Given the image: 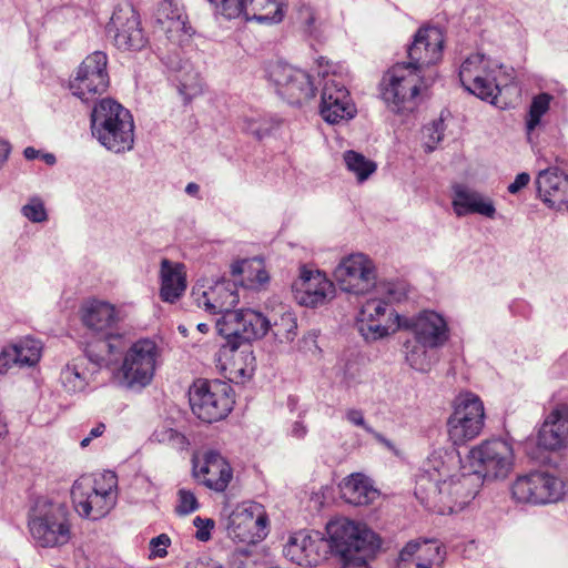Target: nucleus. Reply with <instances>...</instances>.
Wrapping results in <instances>:
<instances>
[{
    "label": "nucleus",
    "mask_w": 568,
    "mask_h": 568,
    "mask_svg": "<svg viewBox=\"0 0 568 568\" xmlns=\"http://www.w3.org/2000/svg\"><path fill=\"white\" fill-rule=\"evenodd\" d=\"M327 538L320 531L304 530L305 566L315 567L331 554L338 558L341 568H371L368 559L381 547V538L367 526L349 519L329 521Z\"/></svg>",
    "instance_id": "nucleus-1"
},
{
    "label": "nucleus",
    "mask_w": 568,
    "mask_h": 568,
    "mask_svg": "<svg viewBox=\"0 0 568 568\" xmlns=\"http://www.w3.org/2000/svg\"><path fill=\"white\" fill-rule=\"evenodd\" d=\"M458 78L468 93L491 104L497 103L500 88L484 54L473 53L467 57L459 68Z\"/></svg>",
    "instance_id": "nucleus-15"
},
{
    "label": "nucleus",
    "mask_w": 568,
    "mask_h": 568,
    "mask_svg": "<svg viewBox=\"0 0 568 568\" xmlns=\"http://www.w3.org/2000/svg\"><path fill=\"white\" fill-rule=\"evenodd\" d=\"M333 275L342 291L355 295H364L376 285L374 264L362 253L343 257Z\"/></svg>",
    "instance_id": "nucleus-18"
},
{
    "label": "nucleus",
    "mask_w": 568,
    "mask_h": 568,
    "mask_svg": "<svg viewBox=\"0 0 568 568\" xmlns=\"http://www.w3.org/2000/svg\"><path fill=\"white\" fill-rule=\"evenodd\" d=\"M452 190V206L456 216L478 214L487 219L495 217L496 207L490 197L460 183L454 184Z\"/></svg>",
    "instance_id": "nucleus-26"
},
{
    "label": "nucleus",
    "mask_w": 568,
    "mask_h": 568,
    "mask_svg": "<svg viewBox=\"0 0 568 568\" xmlns=\"http://www.w3.org/2000/svg\"><path fill=\"white\" fill-rule=\"evenodd\" d=\"M426 132L428 135L429 141L426 142V151L433 152L436 149V145L443 140L444 138V121L437 120L432 123L429 128H426Z\"/></svg>",
    "instance_id": "nucleus-54"
},
{
    "label": "nucleus",
    "mask_w": 568,
    "mask_h": 568,
    "mask_svg": "<svg viewBox=\"0 0 568 568\" xmlns=\"http://www.w3.org/2000/svg\"><path fill=\"white\" fill-rule=\"evenodd\" d=\"M537 445L545 450H559L568 446V405L557 407L542 423Z\"/></svg>",
    "instance_id": "nucleus-27"
},
{
    "label": "nucleus",
    "mask_w": 568,
    "mask_h": 568,
    "mask_svg": "<svg viewBox=\"0 0 568 568\" xmlns=\"http://www.w3.org/2000/svg\"><path fill=\"white\" fill-rule=\"evenodd\" d=\"M284 0H250L252 16L246 21H256L264 24H275L284 18Z\"/></svg>",
    "instance_id": "nucleus-36"
},
{
    "label": "nucleus",
    "mask_w": 568,
    "mask_h": 568,
    "mask_svg": "<svg viewBox=\"0 0 568 568\" xmlns=\"http://www.w3.org/2000/svg\"><path fill=\"white\" fill-rule=\"evenodd\" d=\"M140 16L130 8L128 11H114L109 23V32L114 29V45L122 51H139L148 42L142 28Z\"/></svg>",
    "instance_id": "nucleus-21"
},
{
    "label": "nucleus",
    "mask_w": 568,
    "mask_h": 568,
    "mask_svg": "<svg viewBox=\"0 0 568 568\" xmlns=\"http://www.w3.org/2000/svg\"><path fill=\"white\" fill-rule=\"evenodd\" d=\"M156 20L168 22V39L179 47L185 45L194 36L195 29L190 24L182 0H161L158 4Z\"/></svg>",
    "instance_id": "nucleus-24"
},
{
    "label": "nucleus",
    "mask_w": 568,
    "mask_h": 568,
    "mask_svg": "<svg viewBox=\"0 0 568 568\" xmlns=\"http://www.w3.org/2000/svg\"><path fill=\"white\" fill-rule=\"evenodd\" d=\"M271 320L262 312L251 308H241L229 312L216 321L217 333L224 337L220 353L235 352L243 344L263 338L270 333Z\"/></svg>",
    "instance_id": "nucleus-6"
},
{
    "label": "nucleus",
    "mask_w": 568,
    "mask_h": 568,
    "mask_svg": "<svg viewBox=\"0 0 568 568\" xmlns=\"http://www.w3.org/2000/svg\"><path fill=\"white\" fill-rule=\"evenodd\" d=\"M93 138H95L106 150L114 153H123L132 150L134 145L133 116H131V119L123 120L122 124L111 126L109 134L105 133V135H103V133H100Z\"/></svg>",
    "instance_id": "nucleus-34"
},
{
    "label": "nucleus",
    "mask_w": 568,
    "mask_h": 568,
    "mask_svg": "<svg viewBox=\"0 0 568 568\" xmlns=\"http://www.w3.org/2000/svg\"><path fill=\"white\" fill-rule=\"evenodd\" d=\"M159 356L160 348L153 339L140 338L134 343L129 341L118 361L105 367L111 368L121 361L119 368L121 385L128 388H142L151 383Z\"/></svg>",
    "instance_id": "nucleus-7"
},
{
    "label": "nucleus",
    "mask_w": 568,
    "mask_h": 568,
    "mask_svg": "<svg viewBox=\"0 0 568 568\" xmlns=\"http://www.w3.org/2000/svg\"><path fill=\"white\" fill-rule=\"evenodd\" d=\"M131 116V112L112 98L95 101L90 113L92 136L100 133L109 134L111 126L122 124L123 120Z\"/></svg>",
    "instance_id": "nucleus-28"
},
{
    "label": "nucleus",
    "mask_w": 568,
    "mask_h": 568,
    "mask_svg": "<svg viewBox=\"0 0 568 568\" xmlns=\"http://www.w3.org/2000/svg\"><path fill=\"white\" fill-rule=\"evenodd\" d=\"M80 312L83 325L92 333L85 354L93 363V372H100L118 361L129 344V336L110 303L93 300L83 304Z\"/></svg>",
    "instance_id": "nucleus-2"
},
{
    "label": "nucleus",
    "mask_w": 568,
    "mask_h": 568,
    "mask_svg": "<svg viewBox=\"0 0 568 568\" xmlns=\"http://www.w3.org/2000/svg\"><path fill=\"white\" fill-rule=\"evenodd\" d=\"M207 2L217 14L229 20L239 17H243L246 20L247 16H252L250 0H207Z\"/></svg>",
    "instance_id": "nucleus-43"
},
{
    "label": "nucleus",
    "mask_w": 568,
    "mask_h": 568,
    "mask_svg": "<svg viewBox=\"0 0 568 568\" xmlns=\"http://www.w3.org/2000/svg\"><path fill=\"white\" fill-rule=\"evenodd\" d=\"M28 528L39 547L53 548L68 544L71 538L69 507L43 496L36 498L28 511Z\"/></svg>",
    "instance_id": "nucleus-4"
},
{
    "label": "nucleus",
    "mask_w": 568,
    "mask_h": 568,
    "mask_svg": "<svg viewBox=\"0 0 568 568\" xmlns=\"http://www.w3.org/2000/svg\"><path fill=\"white\" fill-rule=\"evenodd\" d=\"M446 551L436 540H409L399 551L395 568H435L445 560Z\"/></svg>",
    "instance_id": "nucleus-22"
},
{
    "label": "nucleus",
    "mask_w": 568,
    "mask_h": 568,
    "mask_svg": "<svg viewBox=\"0 0 568 568\" xmlns=\"http://www.w3.org/2000/svg\"><path fill=\"white\" fill-rule=\"evenodd\" d=\"M509 312L515 316L529 317L531 314V306L525 300H514L509 304Z\"/></svg>",
    "instance_id": "nucleus-57"
},
{
    "label": "nucleus",
    "mask_w": 568,
    "mask_h": 568,
    "mask_svg": "<svg viewBox=\"0 0 568 568\" xmlns=\"http://www.w3.org/2000/svg\"><path fill=\"white\" fill-rule=\"evenodd\" d=\"M295 70V68L281 60L270 61L264 68L265 77L267 81L274 85L277 95L280 94L281 89H283L291 79Z\"/></svg>",
    "instance_id": "nucleus-44"
},
{
    "label": "nucleus",
    "mask_w": 568,
    "mask_h": 568,
    "mask_svg": "<svg viewBox=\"0 0 568 568\" xmlns=\"http://www.w3.org/2000/svg\"><path fill=\"white\" fill-rule=\"evenodd\" d=\"M163 63L172 72H180L182 69L185 68V64H186V62H183L182 59H180L178 54L168 55L166 58L163 59Z\"/></svg>",
    "instance_id": "nucleus-62"
},
{
    "label": "nucleus",
    "mask_w": 568,
    "mask_h": 568,
    "mask_svg": "<svg viewBox=\"0 0 568 568\" xmlns=\"http://www.w3.org/2000/svg\"><path fill=\"white\" fill-rule=\"evenodd\" d=\"M191 296L199 307H203L211 314H221V317H224L229 312H235L233 308L240 302L236 281L224 277L216 281L209 290L195 285L192 288Z\"/></svg>",
    "instance_id": "nucleus-20"
},
{
    "label": "nucleus",
    "mask_w": 568,
    "mask_h": 568,
    "mask_svg": "<svg viewBox=\"0 0 568 568\" xmlns=\"http://www.w3.org/2000/svg\"><path fill=\"white\" fill-rule=\"evenodd\" d=\"M537 196L556 211H568V174L557 166L541 170L535 181Z\"/></svg>",
    "instance_id": "nucleus-23"
},
{
    "label": "nucleus",
    "mask_w": 568,
    "mask_h": 568,
    "mask_svg": "<svg viewBox=\"0 0 568 568\" xmlns=\"http://www.w3.org/2000/svg\"><path fill=\"white\" fill-rule=\"evenodd\" d=\"M298 21L303 27V31L311 38L317 39L320 37L318 27L316 23V13L313 7L303 3L298 8Z\"/></svg>",
    "instance_id": "nucleus-48"
},
{
    "label": "nucleus",
    "mask_w": 568,
    "mask_h": 568,
    "mask_svg": "<svg viewBox=\"0 0 568 568\" xmlns=\"http://www.w3.org/2000/svg\"><path fill=\"white\" fill-rule=\"evenodd\" d=\"M193 525L196 528L195 538L199 541L206 542L212 538V530L215 523L211 518H202L200 516L193 519Z\"/></svg>",
    "instance_id": "nucleus-52"
},
{
    "label": "nucleus",
    "mask_w": 568,
    "mask_h": 568,
    "mask_svg": "<svg viewBox=\"0 0 568 568\" xmlns=\"http://www.w3.org/2000/svg\"><path fill=\"white\" fill-rule=\"evenodd\" d=\"M345 418L347 422H349L354 426L362 427L366 433H373V427L366 423L364 414L361 409H357V408L347 409L345 413Z\"/></svg>",
    "instance_id": "nucleus-56"
},
{
    "label": "nucleus",
    "mask_w": 568,
    "mask_h": 568,
    "mask_svg": "<svg viewBox=\"0 0 568 568\" xmlns=\"http://www.w3.org/2000/svg\"><path fill=\"white\" fill-rule=\"evenodd\" d=\"M405 359L415 371L426 373L439 361V353L418 338H408L404 345Z\"/></svg>",
    "instance_id": "nucleus-35"
},
{
    "label": "nucleus",
    "mask_w": 568,
    "mask_h": 568,
    "mask_svg": "<svg viewBox=\"0 0 568 568\" xmlns=\"http://www.w3.org/2000/svg\"><path fill=\"white\" fill-rule=\"evenodd\" d=\"M93 371V363L90 362L87 354L75 357L61 369V385L69 394L81 393L90 384L92 376L99 373Z\"/></svg>",
    "instance_id": "nucleus-31"
},
{
    "label": "nucleus",
    "mask_w": 568,
    "mask_h": 568,
    "mask_svg": "<svg viewBox=\"0 0 568 568\" xmlns=\"http://www.w3.org/2000/svg\"><path fill=\"white\" fill-rule=\"evenodd\" d=\"M270 332L278 343H288L294 341L297 335V320L291 312L283 313L280 318L271 322Z\"/></svg>",
    "instance_id": "nucleus-40"
},
{
    "label": "nucleus",
    "mask_w": 568,
    "mask_h": 568,
    "mask_svg": "<svg viewBox=\"0 0 568 568\" xmlns=\"http://www.w3.org/2000/svg\"><path fill=\"white\" fill-rule=\"evenodd\" d=\"M21 213L32 223H42L48 220L44 203L39 196H32L29 202L21 207Z\"/></svg>",
    "instance_id": "nucleus-49"
},
{
    "label": "nucleus",
    "mask_w": 568,
    "mask_h": 568,
    "mask_svg": "<svg viewBox=\"0 0 568 568\" xmlns=\"http://www.w3.org/2000/svg\"><path fill=\"white\" fill-rule=\"evenodd\" d=\"M424 75L395 63L384 74L381 97L394 113L412 112L417 106V98Z\"/></svg>",
    "instance_id": "nucleus-9"
},
{
    "label": "nucleus",
    "mask_w": 568,
    "mask_h": 568,
    "mask_svg": "<svg viewBox=\"0 0 568 568\" xmlns=\"http://www.w3.org/2000/svg\"><path fill=\"white\" fill-rule=\"evenodd\" d=\"M187 395L192 413L207 424L226 418L235 404L233 387L221 379L197 378Z\"/></svg>",
    "instance_id": "nucleus-5"
},
{
    "label": "nucleus",
    "mask_w": 568,
    "mask_h": 568,
    "mask_svg": "<svg viewBox=\"0 0 568 568\" xmlns=\"http://www.w3.org/2000/svg\"><path fill=\"white\" fill-rule=\"evenodd\" d=\"M260 554L253 552L248 547H239L230 556L231 568H263L258 562Z\"/></svg>",
    "instance_id": "nucleus-47"
},
{
    "label": "nucleus",
    "mask_w": 568,
    "mask_h": 568,
    "mask_svg": "<svg viewBox=\"0 0 568 568\" xmlns=\"http://www.w3.org/2000/svg\"><path fill=\"white\" fill-rule=\"evenodd\" d=\"M554 95L549 92H540L532 97L525 119L527 134L534 132L540 124L542 116L550 110Z\"/></svg>",
    "instance_id": "nucleus-37"
},
{
    "label": "nucleus",
    "mask_w": 568,
    "mask_h": 568,
    "mask_svg": "<svg viewBox=\"0 0 568 568\" xmlns=\"http://www.w3.org/2000/svg\"><path fill=\"white\" fill-rule=\"evenodd\" d=\"M109 85L108 55L103 51H94L81 62L69 88L73 95L89 102L95 94H103Z\"/></svg>",
    "instance_id": "nucleus-14"
},
{
    "label": "nucleus",
    "mask_w": 568,
    "mask_h": 568,
    "mask_svg": "<svg viewBox=\"0 0 568 568\" xmlns=\"http://www.w3.org/2000/svg\"><path fill=\"white\" fill-rule=\"evenodd\" d=\"M174 448L178 449H185L190 445L189 439L186 436L179 430L175 432L174 437L172 438V442L170 443Z\"/></svg>",
    "instance_id": "nucleus-64"
},
{
    "label": "nucleus",
    "mask_w": 568,
    "mask_h": 568,
    "mask_svg": "<svg viewBox=\"0 0 568 568\" xmlns=\"http://www.w3.org/2000/svg\"><path fill=\"white\" fill-rule=\"evenodd\" d=\"M316 91L317 87L312 75L296 69L278 95L291 105H302L312 100Z\"/></svg>",
    "instance_id": "nucleus-32"
},
{
    "label": "nucleus",
    "mask_w": 568,
    "mask_h": 568,
    "mask_svg": "<svg viewBox=\"0 0 568 568\" xmlns=\"http://www.w3.org/2000/svg\"><path fill=\"white\" fill-rule=\"evenodd\" d=\"M200 508V503L195 495L185 488L178 490V504L175 506V514L179 516H186Z\"/></svg>",
    "instance_id": "nucleus-50"
},
{
    "label": "nucleus",
    "mask_w": 568,
    "mask_h": 568,
    "mask_svg": "<svg viewBox=\"0 0 568 568\" xmlns=\"http://www.w3.org/2000/svg\"><path fill=\"white\" fill-rule=\"evenodd\" d=\"M171 545V539L166 534H160L150 540L151 557L164 558L168 555V547Z\"/></svg>",
    "instance_id": "nucleus-55"
},
{
    "label": "nucleus",
    "mask_w": 568,
    "mask_h": 568,
    "mask_svg": "<svg viewBox=\"0 0 568 568\" xmlns=\"http://www.w3.org/2000/svg\"><path fill=\"white\" fill-rule=\"evenodd\" d=\"M453 460L454 457L446 452H433L416 477L415 495L418 496L419 493L442 494L445 486L448 485L449 494L464 497L462 488L467 490V485L460 484L462 475L454 474Z\"/></svg>",
    "instance_id": "nucleus-11"
},
{
    "label": "nucleus",
    "mask_w": 568,
    "mask_h": 568,
    "mask_svg": "<svg viewBox=\"0 0 568 568\" xmlns=\"http://www.w3.org/2000/svg\"><path fill=\"white\" fill-rule=\"evenodd\" d=\"M564 483L545 470H531L517 476L510 490L518 504L545 505L558 501L565 494Z\"/></svg>",
    "instance_id": "nucleus-12"
},
{
    "label": "nucleus",
    "mask_w": 568,
    "mask_h": 568,
    "mask_svg": "<svg viewBox=\"0 0 568 568\" xmlns=\"http://www.w3.org/2000/svg\"><path fill=\"white\" fill-rule=\"evenodd\" d=\"M184 265L163 258L160 265V298L174 304L184 294L187 283L183 272Z\"/></svg>",
    "instance_id": "nucleus-30"
},
{
    "label": "nucleus",
    "mask_w": 568,
    "mask_h": 568,
    "mask_svg": "<svg viewBox=\"0 0 568 568\" xmlns=\"http://www.w3.org/2000/svg\"><path fill=\"white\" fill-rule=\"evenodd\" d=\"M318 334L316 331H310L300 342V349L307 352L320 351L317 346Z\"/></svg>",
    "instance_id": "nucleus-59"
},
{
    "label": "nucleus",
    "mask_w": 568,
    "mask_h": 568,
    "mask_svg": "<svg viewBox=\"0 0 568 568\" xmlns=\"http://www.w3.org/2000/svg\"><path fill=\"white\" fill-rule=\"evenodd\" d=\"M342 495L345 501L351 505L366 506L379 496V490L373 486L372 480L367 476L355 473L349 475L344 481Z\"/></svg>",
    "instance_id": "nucleus-33"
},
{
    "label": "nucleus",
    "mask_w": 568,
    "mask_h": 568,
    "mask_svg": "<svg viewBox=\"0 0 568 568\" xmlns=\"http://www.w3.org/2000/svg\"><path fill=\"white\" fill-rule=\"evenodd\" d=\"M485 409L479 396L460 394L454 400V412L447 420L449 440L460 446L479 435L484 427Z\"/></svg>",
    "instance_id": "nucleus-10"
},
{
    "label": "nucleus",
    "mask_w": 568,
    "mask_h": 568,
    "mask_svg": "<svg viewBox=\"0 0 568 568\" xmlns=\"http://www.w3.org/2000/svg\"><path fill=\"white\" fill-rule=\"evenodd\" d=\"M280 122L263 116L245 118L243 122V130L257 140L271 135L274 130L278 128Z\"/></svg>",
    "instance_id": "nucleus-45"
},
{
    "label": "nucleus",
    "mask_w": 568,
    "mask_h": 568,
    "mask_svg": "<svg viewBox=\"0 0 568 568\" xmlns=\"http://www.w3.org/2000/svg\"><path fill=\"white\" fill-rule=\"evenodd\" d=\"M193 476L207 488L222 493L232 479V469L216 452L210 450L205 454L204 464L200 468L193 465Z\"/></svg>",
    "instance_id": "nucleus-29"
},
{
    "label": "nucleus",
    "mask_w": 568,
    "mask_h": 568,
    "mask_svg": "<svg viewBox=\"0 0 568 568\" xmlns=\"http://www.w3.org/2000/svg\"><path fill=\"white\" fill-rule=\"evenodd\" d=\"M530 182V175L527 172H520L516 175L515 180L507 186L510 194H517L525 189Z\"/></svg>",
    "instance_id": "nucleus-58"
},
{
    "label": "nucleus",
    "mask_w": 568,
    "mask_h": 568,
    "mask_svg": "<svg viewBox=\"0 0 568 568\" xmlns=\"http://www.w3.org/2000/svg\"><path fill=\"white\" fill-rule=\"evenodd\" d=\"M444 34L438 27H420L407 44V61L400 62L413 73L424 75L425 70L443 57Z\"/></svg>",
    "instance_id": "nucleus-16"
},
{
    "label": "nucleus",
    "mask_w": 568,
    "mask_h": 568,
    "mask_svg": "<svg viewBox=\"0 0 568 568\" xmlns=\"http://www.w3.org/2000/svg\"><path fill=\"white\" fill-rule=\"evenodd\" d=\"M105 424L102 423V422H99L89 433V435L87 437H84L81 442H80V446L82 448H85L90 445L91 440L94 439V438H98L100 436H102V434L105 432Z\"/></svg>",
    "instance_id": "nucleus-61"
},
{
    "label": "nucleus",
    "mask_w": 568,
    "mask_h": 568,
    "mask_svg": "<svg viewBox=\"0 0 568 568\" xmlns=\"http://www.w3.org/2000/svg\"><path fill=\"white\" fill-rule=\"evenodd\" d=\"M396 328L410 329L414 337L438 353L450 337L446 318L435 311H423L416 317L396 316Z\"/></svg>",
    "instance_id": "nucleus-19"
},
{
    "label": "nucleus",
    "mask_w": 568,
    "mask_h": 568,
    "mask_svg": "<svg viewBox=\"0 0 568 568\" xmlns=\"http://www.w3.org/2000/svg\"><path fill=\"white\" fill-rule=\"evenodd\" d=\"M386 302L388 304L399 303L407 298V287L405 282H387L385 285Z\"/></svg>",
    "instance_id": "nucleus-53"
},
{
    "label": "nucleus",
    "mask_w": 568,
    "mask_h": 568,
    "mask_svg": "<svg viewBox=\"0 0 568 568\" xmlns=\"http://www.w3.org/2000/svg\"><path fill=\"white\" fill-rule=\"evenodd\" d=\"M298 304L307 307L323 305L334 293L333 283L321 271L301 268L298 281L294 284Z\"/></svg>",
    "instance_id": "nucleus-25"
},
{
    "label": "nucleus",
    "mask_w": 568,
    "mask_h": 568,
    "mask_svg": "<svg viewBox=\"0 0 568 568\" xmlns=\"http://www.w3.org/2000/svg\"><path fill=\"white\" fill-rule=\"evenodd\" d=\"M323 87L321 90L320 115L328 124H338L352 120L357 114L355 103L352 101L346 85L336 79V71H331L329 61L325 57L317 60Z\"/></svg>",
    "instance_id": "nucleus-8"
},
{
    "label": "nucleus",
    "mask_w": 568,
    "mask_h": 568,
    "mask_svg": "<svg viewBox=\"0 0 568 568\" xmlns=\"http://www.w3.org/2000/svg\"><path fill=\"white\" fill-rule=\"evenodd\" d=\"M356 328L366 343L383 339L390 334V325L359 314L356 320Z\"/></svg>",
    "instance_id": "nucleus-41"
},
{
    "label": "nucleus",
    "mask_w": 568,
    "mask_h": 568,
    "mask_svg": "<svg viewBox=\"0 0 568 568\" xmlns=\"http://www.w3.org/2000/svg\"><path fill=\"white\" fill-rule=\"evenodd\" d=\"M176 429L171 427H161L154 430L152 438L159 443H168L172 442V438L175 435Z\"/></svg>",
    "instance_id": "nucleus-60"
},
{
    "label": "nucleus",
    "mask_w": 568,
    "mask_h": 568,
    "mask_svg": "<svg viewBox=\"0 0 568 568\" xmlns=\"http://www.w3.org/2000/svg\"><path fill=\"white\" fill-rule=\"evenodd\" d=\"M344 162L347 170L355 174L358 182L366 181L377 169L374 161L353 150L344 153Z\"/></svg>",
    "instance_id": "nucleus-39"
},
{
    "label": "nucleus",
    "mask_w": 568,
    "mask_h": 568,
    "mask_svg": "<svg viewBox=\"0 0 568 568\" xmlns=\"http://www.w3.org/2000/svg\"><path fill=\"white\" fill-rule=\"evenodd\" d=\"M361 316L377 320L378 322L390 324L396 323V316H400L385 298H371L363 305Z\"/></svg>",
    "instance_id": "nucleus-38"
},
{
    "label": "nucleus",
    "mask_w": 568,
    "mask_h": 568,
    "mask_svg": "<svg viewBox=\"0 0 568 568\" xmlns=\"http://www.w3.org/2000/svg\"><path fill=\"white\" fill-rule=\"evenodd\" d=\"M104 487H92L90 491H81L73 486L71 490L75 511L83 518L98 520L110 513L116 504L118 477L113 471L103 475Z\"/></svg>",
    "instance_id": "nucleus-17"
},
{
    "label": "nucleus",
    "mask_w": 568,
    "mask_h": 568,
    "mask_svg": "<svg viewBox=\"0 0 568 568\" xmlns=\"http://www.w3.org/2000/svg\"><path fill=\"white\" fill-rule=\"evenodd\" d=\"M227 537L233 541L255 546L268 534V516L263 505L248 501L236 507L227 518Z\"/></svg>",
    "instance_id": "nucleus-13"
},
{
    "label": "nucleus",
    "mask_w": 568,
    "mask_h": 568,
    "mask_svg": "<svg viewBox=\"0 0 568 568\" xmlns=\"http://www.w3.org/2000/svg\"><path fill=\"white\" fill-rule=\"evenodd\" d=\"M305 541L304 530H300L290 536L286 545L283 548L284 556L292 562L298 566H305L304 547Z\"/></svg>",
    "instance_id": "nucleus-46"
},
{
    "label": "nucleus",
    "mask_w": 568,
    "mask_h": 568,
    "mask_svg": "<svg viewBox=\"0 0 568 568\" xmlns=\"http://www.w3.org/2000/svg\"><path fill=\"white\" fill-rule=\"evenodd\" d=\"M13 367H20V358L16 348L4 346L0 352V374L4 375Z\"/></svg>",
    "instance_id": "nucleus-51"
},
{
    "label": "nucleus",
    "mask_w": 568,
    "mask_h": 568,
    "mask_svg": "<svg viewBox=\"0 0 568 568\" xmlns=\"http://www.w3.org/2000/svg\"><path fill=\"white\" fill-rule=\"evenodd\" d=\"M467 463L469 471L463 473L460 479L467 485L464 504L476 497L485 480L507 477L514 465L513 448L501 438L485 440L469 450Z\"/></svg>",
    "instance_id": "nucleus-3"
},
{
    "label": "nucleus",
    "mask_w": 568,
    "mask_h": 568,
    "mask_svg": "<svg viewBox=\"0 0 568 568\" xmlns=\"http://www.w3.org/2000/svg\"><path fill=\"white\" fill-rule=\"evenodd\" d=\"M11 346L12 348H16L19 354L20 367H31L39 363L42 352V344L40 341L27 336Z\"/></svg>",
    "instance_id": "nucleus-42"
},
{
    "label": "nucleus",
    "mask_w": 568,
    "mask_h": 568,
    "mask_svg": "<svg viewBox=\"0 0 568 568\" xmlns=\"http://www.w3.org/2000/svg\"><path fill=\"white\" fill-rule=\"evenodd\" d=\"M307 427L303 420H296L292 424L290 435L297 439H303L307 434Z\"/></svg>",
    "instance_id": "nucleus-63"
}]
</instances>
